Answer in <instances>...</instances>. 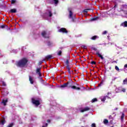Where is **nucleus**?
Listing matches in <instances>:
<instances>
[{
	"label": "nucleus",
	"instance_id": "nucleus-1",
	"mask_svg": "<svg viewBox=\"0 0 127 127\" xmlns=\"http://www.w3.org/2000/svg\"><path fill=\"white\" fill-rule=\"evenodd\" d=\"M61 88H66V87H67V88H70V87H71V89H74V90H80V87H77L75 86H72V83L71 82H67L66 83H64V84L61 85Z\"/></svg>",
	"mask_w": 127,
	"mask_h": 127
},
{
	"label": "nucleus",
	"instance_id": "nucleus-2",
	"mask_svg": "<svg viewBox=\"0 0 127 127\" xmlns=\"http://www.w3.org/2000/svg\"><path fill=\"white\" fill-rule=\"evenodd\" d=\"M26 63H27V60L26 59H23L17 62L16 64L18 67H24L26 65Z\"/></svg>",
	"mask_w": 127,
	"mask_h": 127
},
{
	"label": "nucleus",
	"instance_id": "nucleus-3",
	"mask_svg": "<svg viewBox=\"0 0 127 127\" xmlns=\"http://www.w3.org/2000/svg\"><path fill=\"white\" fill-rule=\"evenodd\" d=\"M32 102L34 105H35V106H39L40 105V102H39V100H35L34 98L32 99Z\"/></svg>",
	"mask_w": 127,
	"mask_h": 127
},
{
	"label": "nucleus",
	"instance_id": "nucleus-4",
	"mask_svg": "<svg viewBox=\"0 0 127 127\" xmlns=\"http://www.w3.org/2000/svg\"><path fill=\"white\" fill-rule=\"evenodd\" d=\"M59 32H63V33H67L68 32L65 28H62L59 30Z\"/></svg>",
	"mask_w": 127,
	"mask_h": 127
},
{
	"label": "nucleus",
	"instance_id": "nucleus-5",
	"mask_svg": "<svg viewBox=\"0 0 127 127\" xmlns=\"http://www.w3.org/2000/svg\"><path fill=\"white\" fill-rule=\"evenodd\" d=\"M42 35L43 37H45V38H49V36H48L46 32L44 31L42 32Z\"/></svg>",
	"mask_w": 127,
	"mask_h": 127
},
{
	"label": "nucleus",
	"instance_id": "nucleus-6",
	"mask_svg": "<svg viewBox=\"0 0 127 127\" xmlns=\"http://www.w3.org/2000/svg\"><path fill=\"white\" fill-rule=\"evenodd\" d=\"M110 95H111V93H108V94H107V96L101 97L102 102H105V101L106 100V98H110V99H111V97H109Z\"/></svg>",
	"mask_w": 127,
	"mask_h": 127
},
{
	"label": "nucleus",
	"instance_id": "nucleus-7",
	"mask_svg": "<svg viewBox=\"0 0 127 127\" xmlns=\"http://www.w3.org/2000/svg\"><path fill=\"white\" fill-rule=\"evenodd\" d=\"M7 99L4 100L3 99L1 102V104H3V106H6V103H7Z\"/></svg>",
	"mask_w": 127,
	"mask_h": 127
},
{
	"label": "nucleus",
	"instance_id": "nucleus-8",
	"mask_svg": "<svg viewBox=\"0 0 127 127\" xmlns=\"http://www.w3.org/2000/svg\"><path fill=\"white\" fill-rule=\"evenodd\" d=\"M90 110V108L85 107L84 109L81 110V113H84V112H87V111H89Z\"/></svg>",
	"mask_w": 127,
	"mask_h": 127
},
{
	"label": "nucleus",
	"instance_id": "nucleus-9",
	"mask_svg": "<svg viewBox=\"0 0 127 127\" xmlns=\"http://www.w3.org/2000/svg\"><path fill=\"white\" fill-rule=\"evenodd\" d=\"M36 73L39 75V77H41V73H40V68H37L36 70Z\"/></svg>",
	"mask_w": 127,
	"mask_h": 127
},
{
	"label": "nucleus",
	"instance_id": "nucleus-10",
	"mask_svg": "<svg viewBox=\"0 0 127 127\" xmlns=\"http://www.w3.org/2000/svg\"><path fill=\"white\" fill-rule=\"evenodd\" d=\"M51 58H52V55H49V56H47L45 57V60H50V59H51Z\"/></svg>",
	"mask_w": 127,
	"mask_h": 127
},
{
	"label": "nucleus",
	"instance_id": "nucleus-11",
	"mask_svg": "<svg viewBox=\"0 0 127 127\" xmlns=\"http://www.w3.org/2000/svg\"><path fill=\"white\" fill-rule=\"evenodd\" d=\"M97 55H98V56H99L100 57V58H101V59H102V60H103V59H104V57H103V56H102V55H101V54H100V53L97 52L96 53Z\"/></svg>",
	"mask_w": 127,
	"mask_h": 127
},
{
	"label": "nucleus",
	"instance_id": "nucleus-12",
	"mask_svg": "<svg viewBox=\"0 0 127 127\" xmlns=\"http://www.w3.org/2000/svg\"><path fill=\"white\" fill-rule=\"evenodd\" d=\"M29 81L31 84H33V83H34V81H33V78H32V77L30 76H29Z\"/></svg>",
	"mask_w": 127,
	"mask_h": 127
},
{
	"label": "nucleus",
	"instance_id": "nucleus-13",
	"mask_svg": "<svg viewBox=\"0 0 127 127\" xmlns=\"http://www.w3.org/2000/svg\"><path fill=\"white\" fill-rule=\"evenodd\" d=\"M121 25H122L123 26H124V27H127V21H125L124 23H123Z\"/></svg>",
	"mask_w": 127,
	"mask_h": 127
},
{
	"label": "nucleus",
	"instance_id": "nucleus-14",
	"mask_svg": "<svg viewBox=\"0 0 127 127\" xmlns=\"http://www.w3.org/2000/svg\"><path fill=\"white\" fill-rule=\"evenodd\" d=\"M0 124L1 125H4V124H5V119H3L2 120L0 121Z\"/></svg>",
	"mask_w": 127,
	"mask_h": 127
},
{
	"label": "nucleus",
	"instance_id": "nucleus-15",
	"mask_svg": "<svg viewBox=\"0 0 127 127\" xmlns=\"http://www.w3.org/2000/svg\"><path fill=\"white\" fill-rule=\"evenodd\" d=\"M10 12H12V13H15V12H16V9H15V8L11 9L10 10Z\"/></svg>",
	"mask_w": 127,
	"mask_h": 127
},
{
	"label": "nucleus",
	"instance_id": "nucleus-16",
	"mask_svg": "<svg viewBox=\"0 0 127 127\" xmlns=\"http://www.w3.org/2000/svg\"><path fill=\"white\" fill-rule=\"evenodd\" d=\"M73 13L71 11H69V18H72V15Z\"/></svg>",
	"mask_w": 127,
	"mask_h": 127
},
{
	"label": "nucleus",
	"instance_id": "nucleus-17",
	"mask_svg": "<svg viewBox=\"0 0 127 127\" xmlns=\"http://www.w3.org/2000/svg\"><path fill=\"white\" fill-rule=\"evenodd\" d=\"M127 82V78H125V80H123V85H126Z\"/></svg>",
	"mask_w": 127,
	"mask_h": 127
},
{
	"label": "nucleus",
	"instance_id": "nucleus-18",
	"mask_svg": "<svg viewBox=\"0 0 127 127\" xmlns=\"http://www.w3.org/2000/svg\"><path fill=\"white\" fill-rule=\"evenodd\" d=\"M103 123L104 124H105V125H107V124L109 123V121H108V120L105 119L104 121H103Z\"/></svg>",
	"mask_w": 127,
	"mask_h": 127
},
{
	"label": "nucleus",
	"instance_id": "nucleus-19",
	"mask_svg": "<svg viewBox=\"0 0 127 127\" xmlns=\"http://www.w3.org/2000/svg\"><path fill=\"white\" fill-rule=\"evenodd\" d=\"M53 2H54L55 4H57L58 3V0H53Z\"/></svg>",
	"mask_w": 127,
	"mask_h": 127
},
{
	"label": "nucleus",
	"instance_id": "nucleus-20",
	"mask_svg": "<svg viewBox=\"0 0 127 127\" xmlns=\"http://www.w3.org/2000/svg\"><path fill=\"white\" fill-rule=\"evenodd\" d=\"M96 38H98V36H93V37H92L91 38V39H92V40H95Z\"/></svg>",
	"mask_w": 127,
	"mask_h": 127
},
{
	"label": "nucleus",
	"instance_id": "nucleus-21",
	"mask_svg": "<svg viewBox=\"0 0 127 127\" xmlns=\"http://www.w3.org/2000/svg\"><path fill=\"white\" fill-rule=\"evenodd\" d=\"M125 118V114L123 113L121 116V121H123Z\"/></svg>",
	"mask_w": 127,
	"mask_h": 127
},
{
	"label": "nucleus",
	"instance_id": "nucleus-22",
	"mask_svg": "<svg viewBox=\"0 0 127 127\" xmlns=\"http://www.w3.org/2000/svg\"><path fill=\"white\" fill-rule=\"evenodd\" d=\"M66 68H67L68 72L70 73V70L71 69V68H70V66H69V65H67L66 66Z\"/></svg>",
	"mask_w": 127,
	"mask_h": 127
},
{
	"label": "nucleus",
	"instance_id": "nucleus-23",
	"mask_svg": "<svg viewBox=\"0 0 127 127\" xmlns=\"http://www.w3.org/2000/svg\"><path fill=\"white\" fill-rule=\"evenodd\" d=\"M97 98H94L92 100V103H95V102H97Z\"/></svg>",
	"mask_w": 127,
	"mask_h": 127
},
{
	"label": "nucleus",
	"instance_id": "nucleus-24",
	"mask_svg": "<svg viewBox=\"0 0 127 127\" xmlns=\"http://www.w3.org/2000/svg\"><path fill=\"white\" fill-rule=\"evenodd\" d=\"M115 69L116 70H117V71H120V68H119V67H118V66H115Z\"/></svg>",
	"mask_w": 127,
	"mask_h": 127
},
{
	"label": "nucleus",
	"instance_id": "nucleus-25",
	"mask_svg": "<svg viewBox=\"0 0 127 127\" xmlns=\"http://www.w3.org/2000/svg\"><path fill=\"white\" fill-rule=\"evenodd\" d=\"M62 52L61 51H59L58 53V55H61Z\"/></svg>",
	"mask_w": 127,
	"mask_h": 127
},
{
	"label": "nucleus",
	"instance_id": "nucleus-26",
	"mask_svg": "<svg viewBox=\"0 0 127 127\" xmlns=\"http://www.w3.org/2000/svg\"><path fill=\"white\" fill-rule=\"evenodd\" d=\"M107 14H109V15H111L112 14V12H111V11L107 12Z\"/></svg>",
	"mask_w": 127,
	"mask_h": 127
},
{
	"label": "nucleus",
	"instance_id": "nucleus-27",
	"mask_svg": "<svg viewBox=\"0 0 127 127\" xmlns=\"http://www.w3.org/2000/svg\"><path fill=\"white\" fill-rule=\"evenodd\" d=\"M91 127H96V124L93 123L91 125Z\"/></svg>",
	"mask_w": 127,
	"mask_h": 127
},
{
	"label": "nucleus",
	"instance_id": "nucleus-28",
	"mask_svg": "<svg viewBox=\"0 0 127 127\" xmlns=\"http://www.w3.org/2000/svg\"><path fill=\"white\" fill-rule=\"evenodd\" d=\"M49 16L50 17H51V16H52V13H51V12L49 11Z\"/></svg>",
	"mask_w": 127,
	"mask_h": 127
},
{
	"label": "nucleus",
	"instance_id": "nucleus-29",
	"mask_svg": "<svg viewBox=\"0 0 127 127\" xmlns=\"http://www.w3.org/2000/svg\"><path fill=\"white\" fill-rule=\"evenodd\" d=\"M98 19V17L96 18H93L91 19V20L94 21V20H97Z\"/></svg>",
	"mask_w": 127,
	"mask_h": 127
},
{
	"label": "nucleus",
	"instance_id": "nucleus-30",
	"mask_svg": "<svg viewBox=\"0 0 127 127\" xmlns=\"http://www.w3.org/2000/svg\"><path fill=\"white\" fill-rule=\"evenodd\" d=\"M44 61H45V59H44L42 61L40 62V64H42Z\"/></svg>",
	"mask_w": 127,
	"mask_h": 127
},
{
	"label": "nucleus",
	"instance_id": "nucleus-31",
	"mask_svg": "<svg viewBox=\"0 0 127 127\" xmlns=\"http://www.w3.org/2000/svg\"><path fill=\"white\" fill-rule=\"evenodd\" d=\"M11 3H15V0H11Z\"/></svg>",
	"mask_w": 127,
	"mask_h": 127
},
{
	"label": "nucleus",
	"instance_id": "nucleus-32",
	"mask_svg": "<svg viewBox=\"0 0 127 127\" xmlns=\"http://www.w3.org/2000/svg\"><path fill=\"white\" fill-rule=\"evenodd\" d=\"M107 31H104L103 33H102V34H107Z\"/></svg>",
	"mask_w": 127,
	"mask_h": 127
},
{
	"label": "nucleus",
	"instance_id": "nucleus-33",
	"mask_svg": "<svg viewBox=\"0 0 127 127\" xmlns=\"http://www.w3.org/2000/svg\"><path fill=\"white\" fill-rule=\"evenodd\" d=\"M66 64L67 65H69V61L66 60Z\"/></svg>",
	"mask_w": 127,
	"mask_h": 127
},
{
	"label": "nucleus",
	"instance_id": "nucleus-34",
	"mask_svg": "<svg viewBox=\"0 0 127 127\" xmlns=\"http://www.w3.org/2000/svg\"><path fill=\"white\" fill-rule=\"evenodd\" d=\"M91 64H92V65H95V64H96V62L93 61L91 62Z\"/></svg>",
	"mask_w": 127,
	"mask_h": 127
},
{
	"label": "nucleus",
	"instance_id": "nucleus-35",
	"mask_svg": "<svg viewBox=\"0 0 127 127\" xmlns=\"http://www.w3.org/2000/svg\"><path fill=\"white\" fill-rule=\"evenodd\" d=\"M117 5H118V4H115V5H114L113 8H114V9H116V7H117Z\"/></svg>",
	"mask_w": 127,
	"mask_h": 127
},
{
	"label": "nucleus",
	"instance_id": "nucleus-36",
	"mask_svg": "<svg viewBox=\"0 0 127 127\" xmlns=\"http://www.w3.org/2000/svg\"><path fill=\"white\" fill-rule=\"evenodd\" d=\"M2 85H3V86H6V84H5V82H2Z\"/></svg>",
	"mask_w": 127,
	"mask_h": 127
},
{
	"label": "nucleus",
	"instance_id": "nucleus-37",
	"mask_svg": "<svg viewBox=\"0 0 127 127\" xmlns=\"http://www.w3.org/2000/svg\"><path fill=\"white\" fill-rule=\"evenodd\" d=\"M122 92H126V89L123 88L122 89Z\"/></svg>",
	"mask_w": 127,
	"mask_h": 127
},
{
	"label": "nucleus",
	"instance_id": "nucleus-38",
	"mask_svg": "<svg viewBox=\"0 0 127 127\" xmlns=\"http://www.w3.org/2000/svg\"><path fill=\"white\" fill-rule=\"evenodd\" d=\"M83 11H84V12L87 13V12H88V10L85 9V10H84Z\"/></svg>",
	"mask_w": 127,
	"mask_h": 127
},
{
	"label": "nucleus",
	"instance_id": "nucleus-39",
	"mask_svg": "<svg viewBox=\"0 0 127 127\" xmlns=\"http://www.w3.org/2000/svg\"><path fill=\"white\" fill-rule=\"evenodd\" d=\"M1 28H4V25H2L0 26Z\"/></svg>",
	"mask_w": 127,
	"mask_h": 127
},
{
	"label": "nucleus",
	"instance_id": "nucleus-40",
	"mask_svg": "<svg viewBox=\"0 0 127 127\" xmlns=\"http://www.w3.org/2000/svg\"><path fill=\"white\" fill-rule=\"evenodd\" d=\"M124 67H125V68H127V64H125V65H124Z\"/></svg>",
	"mask_w": 127,
	"mask_h": 127
},
{
	"label": "nucleus",
	"instance_id": "nucleus-41",
	"mask_svg": "<svg viewBox=\"0 0 127 127\" xmlns=\"http://www.w3.org/2000/svg\"><path fill=\"white\" fill-rule=\"evenodd\" d=\"M45 126H46V127H47V126H48V124L47 123H46V124H45Z\"/></svg>",
	"mask_w": 127,
	"mask_h": 127
},
{
	"label": "nucleus",
	"instance_id": "nucleus-42",
	"mask_svg": "<svg viewBox=\"0 0 127 127\" xmlns=\"http://www.w3.org/2000/svg\"><path fill=\"white\" fill-rule=\"evenodd\" d=\"M102 84H103V82H101L100 84L99 85V86H101V85H102Z\"/></svg>",
	"mask_w": 127,
	"mask_h": 127
},
{
	"label": "nucleus",
	"instance_id": "nucleus-43",
	"mask_svg": "<svg viewBox=\"0 0 127 127\" xmlns=\"http://www.w3.org/2000/svg\"><path fill=\"white\" fill-rule=\"evenodd\" d=\"M47 122H48V123H50V120H48Z\"/></svg>",
	"mask_w": 127,
	"mask_h": 127
},
{
	"label": "nucleus",
	"instance_id": "nucleus-44",
	"mask_svg": "<svg viewBox=\"0 0 127 127\" xmlns=\"http://www.w3.org/2000/svg\"><path fill=\"white\" fill-rule=\"evenodd\" d=\"M42 127H45L44 126H43Z\"/></svg>",
	"mask_w": 127,
	"mask_h": 127
},
{
	"label": "nucleus",
	"instance_id": "nucleus-45",
	"mask_svg": "<svg viewBox=\"0 0 127 127\" xmlns=\"http://www.w3.org/2000/svg\"><path fill=\"white\" fill-rule=\"evenodd\" d=\"M112 127H114L112 126Z\"/></svg>",
	"mask_w": 127,
	"mask_h": 127
}]
</instances>
